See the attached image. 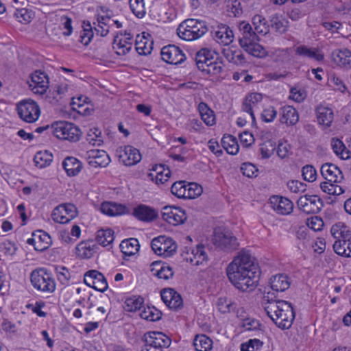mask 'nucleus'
Returning a JSON list of instances; mask_svg holds the SVG:
<instances>
[{"instance_id": "46", "label": "nucleus", "mask_w": 351, "mask_h": 351, "mask_svg": "<svg viewBox=\"0 0 351 351\" xmlns=\"http://www.w3.org/2000/svg\"><path fill=\"white\" fill-rule=\"evenodd\" d=\"M53 155L47 151L38 152L34 157L35 165L38 168H45L50 165Z\"/></svg>"}, {"instance_id": "55", "label": "nucleus", "mask_w": 351, "mask_h": 351, "mask_svg": "<svg viewBox=\"0 0 351 351\" xmlns=\"http://www.w3.org/2000/svg\"><path fill=\"white\" fill-rule=\"evenodd\" d=\"M186 184L187 183L185 181H178L174 182L171 187V191L172 194L178 198L186 199Z\"/></svg>"}, {"instance_id": "56", "label": "nucleus", "mask_w": 351, "mask_h": 351, "mask_svg": "<svg viewBox=\"0 0 351 351\" xmlns=\"http://www.w3.org/2000/svg\"><path fill=\"white\" fill-rule=\"evenodd\" d=\"M130 7L133 14L138 18H143L145 14L143 0H130Z\"/></svg>"}, {"instance_id": "34", "label": "nucleus", "mask_w": 351, "mask_h": 351, "mask_svg": "<svg viewBox=\"0 0 351 351\" xmlns=\"http://www.w3.org/2000/svg\"><path fill=\"white\" fill-rule=\"evenodd\" d=\"M269 283L272 290L277 292H283L290 287L289 278L285 274H278L272 276Z\"/></svg>"}, {"instance_id": "35", "label": "nucleus", "mask_w": 351, "mask_h": 351, "mask_svg": "<svg viewBox=\"0 0 351 351\" xmlns=\"http://www.w3.org/2000/svg\"><path fill=\"white\" fill-rule=\"evenodd\" d=\"M299 121V114L295 108L287 106L282 108L280 121L287 125H293Z\"/></svg>"}, {"instance_id": "59", "label": "nucleus", "mask_w": 351, "mask_h": 351, "mask_svg": "<svg viewBox=\"0 0 351 351\" xmlns=\"http://www.w3.org/2000/svg\"><path fill=\"white\" fill-rule=\"evenodd\" d=\"M101 134V132L97 128L90 129L87 134L86 140L93 145L99 146L103 143Z\"/></svg>"}, {"instance_id": "1", "label": "nucleus", "mask_w": 351, "mask_h": 351, "mask_svg": "<svg viewBox=\"0 0 351 351\" xmlns=\"http://www.w3.org/2000/svg\"><path fill=\"white\" fill-rule=\"evenodd\" d=\"M226 273L230 282L241 291L255 289L261 274L254 258L245 251L240 252L228 265Z\"/></svg>"}, {"instance_id": "14", "label": "nucleus", "mask_w": 351, "mask_h": 351, "mask_svg": "<svg viewBox=\"0 0 351 351\" xmlns=\"http://www.w3.org/2000/svg\"><path fill=\"white\" fill-rule=\"evenodd\" d=\"M31 81L29 82V87L31 90L38 95L44 94L49 88V77L47 75L41 71H36L31 74Z\"/></svg>"}, {"instance_id": "5", "label": "nucleus", "mask_w": 351, "mask_h": 351, "mask_svg": "<svg viewBox=\"0 0 351 351\" xmlns=\"http://www.w3.org/2000/svg\"><path fill=\"white\" fill-rule=\"evenodd\" d=\"M33 287L38 291L51 293L56 289V282L47 269L40 268L33 271L30 276Z\"/></svg>"}, {"instance_id": "40", "label": "nucleus", "mask_w": 351, "mask_h": 351, "mask_svg": "<svg viewBox=\"0 0 351 351\" xmlns=\"http://www.w3.org/2000/svg\"><path fill=\"white\" fill-rule=\"evenodd\" d=\"M196 351H210L213 348V341L206 335H197L193 339Z\"/></svg>"}, {"instance_id": "33", "label": "nucleus", "mask_w": 351, "mask_h": 351, "mask_svg": "<svg viewBox=\"0 0 351 351\" xmlns=\"http://www.w3.org/2000/svg\"><path fill=\"white\" fill-rule=\"evenodd\" d=\"M101 211L108 216H117L126 213L125 206L115 202H104L101 205Z\"/></svg>"}, {"instance_id": "11", "label": "nucleus", "mask_w": 351, "mask_h": 351, "mask_svg": "<svg viewBox=\"0 0 351 351\" xmlns=\"http://www.w3.org/2000/svg\"><path fill=\"white\" fill-rule=\"evenodd\" d=\"M322 200L317 195H305L297 201L298 208L306 214L319 213L323 207Z\"/></svg>"}, {"instance_id": "54", "label": "nucleus", "mask_w": 351, "mask_h": 351, "mask_svg": "<svg viewBox=\"0 0 351 351\" xmlns=\"http://www.w3.org/2000/svg\"><path fill=\"white\" fill-rule=\"evenodd\" d=\"M14 16L19 22L27 24L31 22L34 17V13L32 10H29L26 8H21L16 9L14 12Z\"/></svg>"}, {"instance_id": "53", "label": "nucleus", "mask_w": 351, "mask_h": 351, "mask_svg": "<svg viewBox=\"0 0 351 351\" xmlns=\"http://www.w3.org/2000/svg\"><path fill=\"white\" fill-rule=\"evenodd\" d=\"M143 303V299L141 297L132 296L128 298L124 302L123 308L128 312L140 310Z\"/></svg>"}, {"instance_id": "41", "label": "nucleus", "mask_w": 351, "mask_h": 351, "mask_svg": "<svg viewBox=\"0 0 351 351\" xmlns=\"http://www.w3.org/2000/svg\"><path fill=\"white\" fill-rule=\"evenodd\" d=\"M212 58V51L210 49L204 48L197 52L195 61L197 68L202 71L205 70L206 65L208 64Z\"/></svg>"}, {"instance_id": "64", "label": "nucleus", "mask_w": 351, "mask_h": 351, "mask_svg": "<svg viewBox=\"0 0 351 351\" xmlns=\"http://www.w3.org/2000/svg\"><path fill=\"white\" fill-rule=\"evenodd\" d=\"M242 173L248 178L257 176L258 169L253 164L245 162L241 167Z\"/></svg>"}, {"instance_id": "58", "label": "nucleus", "mask_w": 351, "mask_h": 351, "mask_svg": "<svg viewBox=\"0 0 351 351\" xmlns=\"http://www.w3.org/2000/svg\"><path fill=\"white\" fill-rule=\"evenodd\" d=\"M202 193V188L200 185L195 182H189L186 184V199H194Z\"/></svg>"}, {"instance_id": "37", "label": "nucleus", "mask_w": 351, "mask_h": 351, "mask_svg": "<svg viewBox=\"0 0 351 351\" xmlns=\"http://www.w3.org/2000/svg\"><path fill=\"white\" fill-rule=\"evenodd\" d=\"M120 249L122 253L125 256H132L136 254L140 247L138 241L134 238H130L123 241L120 243Z\"/></svg>"}, {"instance_id": "31", "label": "nucleus", "mask_w": 351, "mask_h": 351, "mask_svg": "<svg viewBox=\"0 0 351 351\" xmlns=\"http://www.w3.org/2000/svg\"><path fill=\"white\" fill-rule=\"evenodd\" d=\"M222 53L226 60L237 65L245 62V58L242 51L236 47H228L222 49Z\"/></svg>"}, {"instance_id": "18", "label": "nucleus", "mask_w": 351, "mask_h": 351, "mask_svg": "<svg viewBox=\"0 0 351 351\" xmlns=\"http://www.w3.org/2000/svg\"><path fill=\"white\" fill-rule=\"evenodd\" d=\"M27 243L34 246L37 251L43 252L47 249L51 243V237L43 230H37L32 234V237L29 238Z\"/></svg>"}, {"instance_id": "9", "label": "nucleus", "mask_w": 351, "mask_h": 351, "mask_svg": "<svg viewBox=\"0 0 351 351\" xmlns=\"http://www.w3.org/2000/svg\"><path fill=\"white\" fill-rule=\"evenodd\" d=\"M151 247L155 254L170 257L176 252L177 244L170 237L159 236L152 239Z\"/></svg>"}, {"instance_id": "15", "label": "nucleus", "mask_w": 351, "mask_h": 351, "mask_svg": "<svg viewBox=\"0 0 351 351\" xmlns=\"http://www.w3.org/2000/svg\"><path fill=\"white\" fill-rule=\"evenodd\" d=\"M162 59L168 64H179L186 60V56L180 47L169 45L161 49Z\"/></svg>"}, {"instance_id": "45", "label": "nucleus", "mask_w": 351, "mask_h": 351, "mask_svg": "<svg viewBox=\"0 0 351 351\" xmlns=\"http://www.w3.org/2000/svg\"><path fill=\"white\" fill-rule=\"evenodd\" d=\"M331 147L334 153L339 156L343 160H347L350 158V152L347 149L343 143L337 138H332L331 139Z\"/></svg>"}, {"instance_id": "38", "label": "nucleus", "mask_w": 351, "mask_h": 351, "mask_svg": "<svg viewBox=\"0 0 351 351\" xmlns=\"http://www.w3.org/2000/svg\"><path fill=\"white\" fill-rule=\"evenodd\" d=\"M93 241H82L76 246V254L82 258H90L95 252Z\"/></svg>"}, {"instance_id": "6", "label": "nucleus", "mask_w": 351, "mask_h": 351, "mask_svg": "<svg viewBox=\"0 0 351 351\" xmlns=\"http://www.w3.org/2000/svg\"><path fill=\"white\" fill-rule=\"evenodd\" d=\"M145 345L141 351H165L171 345V339L160 332H149L144 335Z\"/></svg>"}, {"instance_id": "57", "label": "nucleus", "mask_w": 351, "mask_h": 351, "mask_svg": "<svg viewBox=\"0 0 351 351\" xmlns=\"http://www.w3.org/2000/svg\"><path fill=\"white\" fill-rule=\"evenodd\" d=\"M147 40L145 36L138 35L136 38L135 47L137 53L140 55H147L151 53V47L147 46V41L143 40Z\"/></svg>"}, {"instance_id": "8", "label": "nucleus", "mask_w": 351, "mask_h": 351, "mask_svg": "<svg viewBox=\"0 0 351 351\" xmlns=\"http://www.w3.org/2000/svg\"><path fill=\"white\" fill-rule=\"evenodd\" d=\"M19 117L27 123H34L38 120L40 111L36 102L32 99L21 101L16 106Z\"/></svg>"}, {"instance_id": "10", "label": "nucleus", "mask_w": 351, "mask_h": 351, "mask_svg": "<svg viewBox=\"0 0 351 351\" xmlns=\"http://www.w3.org/2000/svg\"><path fill=\"white\" fill-rule=\"evenodd\" d=\"M76 206L71 203H64L56 206L51 214L52 219L59 223H66L77 216Z\"/></svg>"}, {"instance_id": "52", "label": "nucleus", "mask_w": 351, "mask_h": 351, "mask_svg": "<svg viewBox=\"0 0 351 351\" xmlns=\"http://www.w3.org/2000/svg\"><path fill=\"white\" fill-rule=\"evenodd\" d=\"M161 312L154 306H147V308H144L140 313V316L142 319L150 322L159 320L161 318Z\"/></svg>"}, {"instance_id": "49", "label": "nucleus", "mask_w": 351, "mask_h": 351, "mask_svg": "<svg viewBox=\"0 0 351 351\" xmlns=\"http://www.w3.org/2000/svg\"><path fill=\"white\" fill-rule=\"evenodd\" d=\"M270 22L271 27L280 34L287 30L289 22L280 15H273L271 17Z\"/></svg>"}, {"instance_id": "51", "label": "nucleus", "mask_w": 351, "mask_h": 351, "mask_svg": "<svg viewBox=\"0 0 351 351\" xmlns=\"http://www.w3.org/2000/svg\"><path fill=\"white\" fill-rule=\"evenodd\" d=\"M218 310L222 313H229L234 311L237 304L227 298H219L217 302Z\"/></svg>"}, {"instance_id": "50", "label": "nucleus", "mask_w": 351, "mask_h": 351, "mask_svg": "<svg viewBox=\"0 0 351 351\" xmlns=\"http://www.w3.org/2000/svg\"><path fill=\"white\" fill-rule=\"evenodd\" d=\"M257 40H254L247 45L241 47L249 54L257 57L262 58L265 55L264 48L256 43Z\"/></svg>"}, {"instance_id": "47", "label": "nucleus", "mask_w": 351, "mask_h": 351, "mask_svg": "<svg viewBox=\"0 0 351 351\" xmlns=\"http://www.w3.org/2000/svg\"><path fill=\"white\" fill-rule=\"evenodd\" d=\"M82 28L83 29L81 32L80 36V41L84 45L86 46L90 43L94 36V31L90 22L88 21H83Z\"/></svg>"}, {"instance_id": "21", "label": "nucleus", "mask_w": 351, "mask_h": 351, "mask_svg": "<svg viewBox=\"0 0 351 351\" xmlns=\"http://www.w3.org/2000/svg\"><path fill=\"white\" fill-rule=\"evenodd\" d=\"M270 204L274 210L280 215L290 214L293 209V204L290 199L277 195L270 198Z\"/></svg>"}, {"instance_id": "2", "label": "nucleus", "mask_w": 351, "mask_h": 351, "mask_svg": "<svg viewBox=\"0 0 351 351\" xmlns=\"http://www.w3.org/2000/svg\"><path fill=\"white\" fill-rule=\"evenodd\" d=\"M269 293L264 308L267 315L281 329L289 328L295 319V312L291 303L285 300L269 299Z\"/></svg>"}, {"instance_id": "48", "label": "nucleus", "mask_w": 351, "mask_h": 351, "mask_svg": "<svg viewBox=\"0 0 351 351\" xmlns=\"http://www.w3.org/2000/svg\"><path fill=\"white\" fill-rule=\"evenodd\" d=\"M114 239V232L111 229L99 230L97 232L96 240L104 247L110 245Z\"/></svg>"}, {"instance_id": "24", "label": "nucleus", "mask_w": 351, "mask_h": 351, "mask_svg": "<svg viewBox=\"0 0 351 351\" xmlns=\"http://www.w3.org/2000/svg\"><path fill=\"white\" fill-rule=\"evenodd\" d=\"M184 258L194 265H199L207 261L208 256L204 250V246L197 245L195 248H191L186 252Z\"/></svg>"}, {"instance_id": "42", "label": "nucleus", "mask_w": 351, "mask_h": 351, "mask_svg": "<svg viewBox=\"0 0 351 351\" xmlns=\"http://www.w3.org/2000/svg\"><path fill=\"white\" fill-rule=\"evenodd\" d=\"M93 28L96 35L104 37L106 36L110 31L109 21L104 16H98L97 22L93 23Z\"/></svg>"}, {"instance_id": "32", "label": "nucleus", "mask_w": 351, "mask_h": 351, "mask_svg": "<svg viewBox=\"0 0 351 351\" xmlns=\"http://www.w3.org/2000/svg\"><path fill=\"white\" fill-rule=\"evenodd\" d=\"M331 57L337 64L351 67V51L348 49L335 50L332 52Z\"/></svg>"}, {"instance_id": "23", "label": "nucleus", "mask_w": 351, "mask_h": 351, "mask_svg": "<svg viewBox=\"0 0 351 351\" xmlns=\"http://www.w3.org/2000/svg\"><path fill=\"white\" fill-rule=\"evenodd\" d=\"M321 173L327 181L338 183L343 178V173L340 169L334 164L325 163L321 167Z\"/></svg>"}, {"instance_id": "60", "label": "nucleus", "mask_w": 351, "mask_h": 351, "mask_svg": "<svg viewBox=\"0 0 351 351\" xmlns=\"http://www.w3.org/2000/svg\"><path fill=\"white\" fill-rule=\"evenodd\" d=\"M171 176L170 169H166L163 173H161L158 176L154 175V172H150L147 174V177L152 181H154L156 184H165L167 182H168Z\"/></svg>"}, {"instance_id": "43", "label": "nucleus", "mask_w": 351, "mask_h": 351, "mask_svg": "<svg viewBox=\"0 0 351 351\" xmlns=\"http://www.w3.org/2000/svg\"><path fill=\"white\" fill-rule=\"evenodd\" d=\"M332 247L335 252L338 255L351 257V239L335 241Z\"/></svg>"}, {"instance_id": "39", "label": "nucleus", "mask_w": 351, "mask_h": 351, "mask_svg": "<svg viewBox=\"0 0 351 351\" xmlns=\"http://www.w3.org/2000/svg\"><path fill=\"white\" fill-rule=\"evenodd\" d=\"M198 110L202 121L206 125L211 126L215 123V116L214 112L206 103H199L198 105Z\"/></svg>"}, {"instance_id": "30", "label": "nucleus", "mask_w": 351, "mask_h": 351, "mask_svg": "<svg viewBox=\"0 0 351 351\" xmlns=\"http://www.w3.org/2000/svg\"><path fill=\"white\" fill-rule=\"evenodd\" d=\"M133 215L143 221H151L158 216L157 212L154 209L143 204H141L134 209Z\"/></svg>"}, {"instance_id": "25", "label": "nucleus", "mask_w": 351, "mask_h": 351, "mask_svg": "<svg viewBox=\"0 0 351 351\" xmlns=\"http://www.w3.org/2000/svg\"><path fill=\"white\" fill-rule=\"evenodd\" d=\"M263 100V95L261 93H252L247 95L243 102V111L249 113L252 119L255 120L254 110L259 109L258 104Z\"/></svg>"}, {"instance_id": "20", "label": "nucleus", "mask_w": 351, "mask_h": 351, "mask_svg": "<svg viewBox=\"0 0 351 351\" xmlns=\"http://www.w3.org/2000/svg\"><path fill=\"white\" fill-rule=\"evenodd\" d=\"M121 36H123L122 34H121ZM132 36L130 33H127V32H125L124 38H119L118 35L115 36L112 43V48L115 53L118 56H125L132 49Z\"/></svg>"}, {"instance_id": "26", "label": "nucleus", "mask_w": 351, "mask_h": 351, "mask_svg": "<svg viewBox=\"0 0 351 351\" xmlns=\"http://www.w3.org/2000/svg\"><path fill=\"white\" fill-rule=\"evenodd\" d=\"M213 38L218 43L228 45L234 40V34L228 25L221 24L213 31Z\"/></svg>"}, {"instance_id": "29", "label": "nucleus", "mask_w": 351, "mask_h": 351, "mask_svg": "<svg viewBox=\"0 0 351 351\" xmlns=\"http://www.w3.org/2000/svg\"><path fill=\"white\" fill-rule=\"evenodd\" d=\"M295 54L317 62L322 61L324 58V54L317 48L308 47L306 45L297 47Z\"/></svg>"}, {"instance_id": "62", "label": "nucleus", "mask_w": 351, "mask_h": 351, "mask_svg": "<svg viewBox=\"0 0 351 351\" xmlns=\"http://www.w3.org/2000/svg\"><path fill=\"white\" fill-rule=\"evenodd\" d=\"M58 280L61 284L66 285L69 284L71 274L68 269L64 267H58L56 269Z\"/></svg>"}, {"instance_id": "28", "label": "nucleus", "mask_w": 351, "mask_h": 351, "mask_svg": "<svg viewBox=\"0 0 351 351\" xmlns=\"http://www.w3.org/2000/svg\"><path fill=\"white\" fill-rule=\"evenodd\" d=\"M318 123L329 128L334 119L333 110L327 106L319 105L315 110Z\"/></svg>"}, {"instance_id": "13", "label": "nucleus", "mask_w": 351, "mask_h": 351, "mask_svg": "<svg viewBox=\"0 0 351 351\" xmlns=\"http://www.w3.org/2000/svg\"><path fill=\"white\" fill-rule=\"evenodd\" d=\"M161 214L162 219L173 226L182 224L186 219L184 210L178 207L166 206L162 208Z\"/></svg>"}, {"instance_id": "22", "label": "nucleus", "mask_w": 351, "mask_h": 351, "mask_svg": "<svg viewBox=\"0 0 351 351\" xmlns=\"http://www.w3.org/2000/svg\"><path fill=\"white\" fill-rule=\"evenodd\" d=\"M238 28L240 32L239 42L241 47L258 40L256 32L253 30L252 25L248 22L244 21L240 22Z\"/></svg>"}, {"instance_id": "63", "label": "nucleus", "mask_w": 351, "mask_h": 351, "mask_svg": "<svg viewBox=\"0 0 351 351\" xmlns=\"http://www.w3.org/2000/svg\"><path fill=\"white\" fill-rule=\"evenodd\" d=\"M302 177L304 180L308 182H313L316 180L317 172L315 169L312 165H305L303 167Z\"/></svg>"}, {"instance_id": "44", "label": "nucleus", "mask_w": 351, "mask_h": 351, "mask_svg": "<svg viewBox=\"0 0 351 351\" xmlns=\"http://www.w3.org/2000/svg\"><path fill=\"white\" fill-rule=\"evenodd\" d=\"M221 144L224 149H226L229 154L235 155L239 152V146L237 138L232 135L228 134L223 136L221 139Z\"/></svg>"}, {"instance_id": "4", "label": "nucleus", "mask_w": 351, "mask_h": 351, "mask_svg": "<svg viewBox=\"0 0 351 351\" xmlns=\"http://www.w3.org/2000/svg\"><path fill=\"white\" fill-rule=\"evenodd\" d=\"M51 128L56 138L71 142L78 141L82 135L80 128L68 121H56L51 125Z\"/></svg>"}, {"instance_id": "7", "label": "nucleus", "mask_w": 351, "mask_h": 351, "mask_svg": "<svg viewBox=\"0 0 351 351\" xmlns=\"http://www.w3.org/2000/svg\"><path fill=\"white\" fill-rule=\"evenodd\" d=\"M213 240L216 247L227 252L235 250L239 247L237 239L229 230H215Z\"/></svg>"}, {"instance_id": "19", "label": "nucleus", "mask_w": 351, "mask_h": 351, "mask_svg": "<svg viewBox=\"0 0 351 351\" xmlns=\"http://www.w3.org/2000/svg\"><path fill=\"white\" fill-rule=\"evenodd\" d=\"M160 296L163 302L170 309L178 310L182 306L181 295L173 289H164L161 291Z\"/></svg>"}, {"instance_id": "27", "label": "nucleus", "mask_w": 351, "mask_h": 351, "mask_svg": "<svg viewBox=\"0 0 351 351\" xmlns=\"http://www.w3.org/2000/svg\"><path fill=\"white\" fill-rule=\"evenodd\" d=\"M330 233L335 241L351 239V228L343 222H337L332 225Z\"/></svg>"}, {"instance_id": "61", "label": "nucleus", "mask_w": 351, "mask_h": 351, "mask_svg": "<svg viewBox=\"0 0 351 351\" xmlns=\"http://www.w3.org/2000/svg\"><path fill=\"white\" fill-rule=\"evenodd\" d=\"M262 346L263 343L259 339H250L241 345V351H256Z\"/></svg>"}, {"instance_id": "36", "label": "nucleus", "mask_w": 351, "mask_h": 351, "mask_svg": "<svg viewBox=\"0 0 351 351\" xmlns=\"http://www.w3.org/2000/svg\"><path fill=\"white\" fill-rule=\"evenodd\" d=\"M62 166L69 176H76L82 167L81 162L74 157L66 158L62 162Z\"/></svg>"}, {"instance_id": "12", "label": "nucleus", "mask_w": 351, "mask_h": 351, "mask_svg": "<svg viewBox=\"0 0 351 351\" xmlns=\"http://www.w3.org/2000/svg\"><path fill=\"white\" fill-rule=\"evenodd\" d=\"M117 156L125 166H132L137 164L141 160V155L138 149L131 145L119 147L116 151Z\"/></svg>"}, {"instance_id": "3", "label": "nucleus", "mask_w": 351, "mask_h": 351, "mask_svg": "<svg viewBox=\"0 0 351 351\" xmlns=\"http://www.w3.org/2000/svg\"><path fill=\"white\" fill-rule=\"evenodd\" d=\"M207 31L208 28L204 21L188 19L179 25L177 34L180 38L192 41L202 37Z\"/></svg>"}, {"instance_id": "17", "label": "nucleus", "mask_w": 351, "mask_h": 351, "mask_svg": "<svg viewBox=\"0 0 351 351\" xmlns=\"http://www.w3.org/2000/svg\"><path fill=\"white\" fill-rule=\"evenodd\" d=\"M85 158L88 163L94 167H105L110 162L108 154L101 149H90L86 152Z\"/></svg>"}, {"instance_id": "16", "label": "nucleus", "mask_w": 351, "mask_h": 351, "mask_svg": "<svg viewBox=\"0 0 351 351\" xmlns=\"http://www.w3.org/2000/svg\"><path fill=\"white\" fill-rule=\"evenodd\" d=\"M84 282L87 286L100 292H104L108 287L104 276L97 270L87 271L84 274Z\"/></svg>"}]
</instances>
